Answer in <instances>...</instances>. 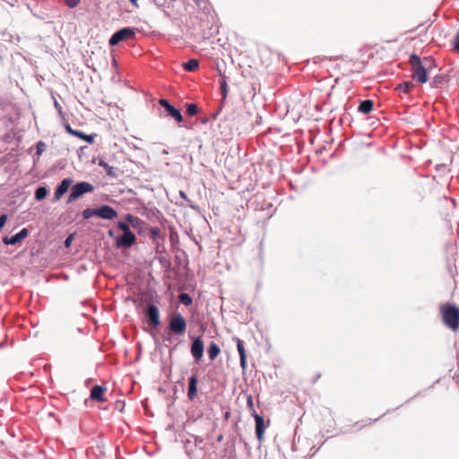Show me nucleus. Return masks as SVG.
Segmentation results:
<instances>
[{
	"mask_svg": "<svg viewBox=\"0 0 459 459\" xmlns=\"http://www.w3.org/2000/svg\"><path fill=\"white\" fill-rule=\"evenodd\" d=\"M425 65L420 56L412 53L409 56V64L411 65V76L418 83L424 84L428 82V73L432 67H436L437 64L432 56L424 57Z\"/></svg>",
	"mask_w": 459,
	"mask_h": 459,
	"instance_id": "obj_1",
	"label": "nucleus"
},
{
	"mask_svg": "<svg viewBox=\"0 0 459 459\" xmlns=\"http://www.w3.org/2000/svg\"><path fill=\"white\" fill-rule=\"evenodd\" d=\"M443 321L450 329L457 330L459 328V307L451 303H446L441 306Z\"/></svg>",
	"mask_w": 459,
	"mask_h": 459,
	"instance_id": "obj_2",
	"label": "nucleus"
},
{
	"mask_svg": "<svg viewBox=\"0 0 459 459\" xmlns=\"http://www.w3.org/2000/svg\"><path fill=\"white\" fill-rule=\"evenodd\" d=\"M94 186L87 181H80L71 186L66 204H71L86 194L92 193Z\"/></svg>",
	"mask_w": 459,
	"mask_h": 459,
	"instance_id": "obj_3",
	"label": "nucleus"
},
{
	"mask_svg": "<svg viewBox=\"0 0 459 459\" xmlns=\"http://www.w3.org/2000/svg\"><path fill=\"white\" fill-rule=\"evenodd\" d=\"M139 30L135 27H124L115 31L108 39L110 47H115L122 41L133 39L135 38Z\"/></svg>",
	"mask_w": 459,
	"mask_h": 459,
	"instance_id": "obj_4",
	"label": "nucleus"
},
{
	"mask_svg": "<svg viewBox=\"0 0 459 459\" xmlns=\"http://www.w3.org/2000/svg\"><path fill=\"white\" fill-rule=\"evenodd\" d=\"M187 327L186 319L180 314L175 313L169 321L167 332L173 335H182L186 333Z\"/></svg>",
	"mask_w": 459,
	"mask_h": 459,
	"instance_id": "obj_5",
	"label": "nucleus"
},
{
	"mask_svg": "<svg viewBox=\"0 0 459 459\" xmlns=\"http://www.w3.org/2000/svg\"><path fill=\"white\" fill-rule=\"evenodd\" d=\"M144 322L153 329L158 328L160 324V314L159 307L154 304H147L143 311Z\"/></svg>",
	"mask_w": 459,
	"mask_h": 459,
	"instance_id": "obj_6",
	"label": "nucleus"
},
{
	"mask_svg": "<svg viewBox=\"0 0 459 459\" xmlns=\"http://www.w3.org/2000/svg\"><path fill=\"white\" fill-rule=\"evenodd\" d=\"M247 407L251 411V414L255 420V436L259 442H262L264 439V431L266 429L264 419L262 415L258 414L254 408L253 398L249 396L247 398Z\"/></svg>",
	"mask_w": 459,
	"mask_h": 459,
	"instance_id": "obj_7",
	"label": "nucleus"
},
{
	"mask_svg": "<svg viewBox=\"0 0 459 459\" xmlns=\"http://www.w3.org/2000/svg\"><path fill=\"white\" fill-rule=\"evenodd\" d=\"M159 104L164 108L165 116L174 119L179 126L184 121L181 110L173 106L168 99L161 98Z\"/></svg>",
	"mask_w": 459,
	"mask_h": 459,
	"instance_id": "obj_8",
	"label": "nucleus"
},
{
	"mask_svg": "<svg viewBox=\"0 0 459 459\" xmlns=\"http://www.w3.org/2000/svg\"><path fill=\"white\" fill-rule=\"evenodd\" d=\"M191 346H190V352L193 356L195 361L196 363H199L203 357H204V343L202 339V336H193L191 337Z\"/></svg>",
	"mask_w": 459,
	"mask_h": 459,
	"instance_id": "obj_9",
	"label": "nucleus"
},
{
	"mask_svg": "<svg viewBox=\"0 0 459 459\" xmlns=\"http://www.w3.org/2000/svg\"><path fill=\"white\" fill-rule=\"evenodd\" d=\"M116 247L119 249H129L136 242V237L134 232L123 233L115 237Z\"/></svg>",
	"mask_w": 459,
	"mask_h": 459,
	"instance_id": "obj_10",
	"label": "nucleus"
},
{
	"mask_svg": "<svg viewBox=\"0 0 459 459\" xmlns=\"http://www.w3.org/2000/svg\"><path fill=\"white\" fill-rule=\"evenodd\" d=\"M74 180L72 178H65L60 181V183L57 184V186L55 188L54 195L52 198V203L58 202L63 195L71 189V186L73 184Z\"/></svg>",
	"mask_w": 459,
	"mask_h": 459,
	"instance_id": "obj_11",
	"label": "nucleus"
},
{
	"mask_svg": "<svg viewBox=\"0 0 459 459\" xmlns=\"http://www.w3.org/2000/svg\"><path fill=\"white\" fill-rule=\"evenodd\" d=\"M30 234L28 228H22L19 232L12 236H4L2 241L7 246H15L24 240Z\"/></svg>",
	"mask_w": 459,
	"mask_h": 459,
	"instance_id": "obj_12",
	"label": "nucleus"
},
{
	"mask_svg": "<svg viewBox=\"0 0 459 459\" xmlns=\"http://www.w3.org/2000/svg\"><path fill=\"white\" fill-rule=\"evenodd\" d=\"M96 212L98 218L108 221H112L116 219L118 215L117 210L108 204H101L100 206H97Z\"/></svg>",
	"mask_w": 459,
	"mask_h": 459,
	"instance_id": "obj_13",
	"label": "nucleus"
},
{
	"mask_svg": "<svg viewBox=\"0 0 459 459\" xmlns=\"http://www.w3.org/2000/svg\"><path fill=\"white\" fill-rule=\"evenodd\" d=\"M142 215L152 222L160 221L161 220L166 221L161 212L156 207H144Z\"/></svg>",
	"mask_w": 459,
	"mask_h": 459,
	"instance_id": "obj_14",
	"label": "nucleus"
},
{
	"mask_svg": "<svg viewBox=\"0 0 459 459\" xmlns=\"http://www.w3.org/2000/svg\"><path fill=\"white\" fill-rule=\"evenodd\" d=\"M198 377L196 375H191L188 377V387H187V398L190 401H194L198 394L197 390Z\"/></svg>",
	"mask_w": 459,
	"mask_h": 459,
	"instance_id": "obj_15",
	"label": "nucleus"
},
{
	"mask_svg": "<svg viewBox=\"0 0 459 459\" xmlns=\"http://www.w3.org/2000/svg\"><path fill=\"white\" fill-rule=\"evenodd\" d=\"M107 391V388L100 385H95L90 394V398L96 402H104V394Z\"/></svg>",
	"mask_w": 459,
	"mask_h": 459,
	"instance_id": "obj_16",
	"label": "nucleus"
},
{
	"mask_svg": "<svg viewBox=\"0 0 459 459\" xmlns=\"http://www.w3.org/2000/svg\"><path fill=\"white\" fill-rule=\"evenodd\" d=\"M218 73H219V76H220L219 84H220V90H221V101L225 102L226 99L228 97V94H229V86H228V82H227V77L224 74L221 73V70H219Z\"/></svg>",
	"mask_w": 459,
	"mask_h": 459,
	"instance_id": "obj_17",
	"label": "nucleus"
},
{
	"mask_svg": "<svg viewBox=\"0 0 459 459\" xmlns=\"http://www.w3.org/2000/svg\"><path fill=\"white\" fill-rule=\"evenodd\" d=\"M92 161L93 162H97L99 166L102 167L106 170V173H107L108 176H109V177H116L115 168L112 167V166H109L106 162L104 158L99 156L97 158H94Z\"/></svg>",
	"mask_w": 459,
	"mask_h": 459,
	"instance_id": "obj_18",
	"label": "nucleus"
},
{
	"mask_svg": "<svg viewBox=\"0 0 459 459\" xmlns=\"http://www.w3.org/2000/svg\"><path fill=\"white\" fill-rule=\"evenodd\" d=\"M374 101L370 99L361 100L358 106V112L361 114H368L373 110Z\"/></svg>",
	"mask_w": 459,
	"mask_h": 459,
	"instance_id": "obj_19",
	"label": "nucleus"
},
{
	"mask_svg": "<svg viewBox=\"0 0 459 459\" xmlns=\"http://www.w3.org/2000/svg\"><path fill=\"white\" fill-rule=\"evenodd\" d=\"M415 85L411 81H404L401 83H399L396 87H395V91L399 92V93H404V94H409L413 89H414Z\"/></svg>",
	"mask_w": 459,
	"mask_h": 459,
	"instance_id": "obj_20",
	"label": "nucleus"
},
{
	"mask_svg": "<svg viewBox=\"0 0 459 459\" xmlns=\"http://www.w3.org/2000/svg\"><path fill=\"white\" fill-rule=\"evenodd\" d=\"M220 352H221L220 346L216 342H211L207 348V353H208L210 360H212V361L214 360L219 356Z\"/></svg>",
	"mask_w": 459,
	"mask_h": 459,
	"instance_id": "obj_21",
	"label": "nucleus"
},
{
	"mask_svg": "<svg viewBox=\"0 0 459 459\" xmlns=\"http://www.w3.org/2000/svg\"><path fill=\"white\" fill-rule=\"evenodd\" d=\"M48 194V188L47 186H39L36 188L34 193V199L36 202L44 200Z\"/></svg>",
	"mask_w": 459,
	"mask_h": 459,
	"instance_id": "obj_22",
	"label": "nucleus"
},
{
	"mask_svg": "<svg viewBox=\"0 0 459 459\" xmlns=\"http://www.w3.org/2000/svg\"><path fill=\"white\" fill-rule=\"evenodd\" d=\"M149 237L152 242L157 240H161V242H164L166 235L162 234L159 228L152 227L150 228Z\"/></svg>",
	"mask_w": 459,
	"mask_h": 459,
	"instance_id": "obj_23",
	"label": "nucleus"
},
{
	"mask_svg": "<svg viewBox=\"0 0 459 459\" xmlns=\"http://www.w3.org/2000/svg\"><path fill=\"white\" fill-rule=\"evenodd\" d=\"M74 136L91 144V143H93L94 139L97 136V134H87L84 132L76 129Z\"/></svg>",
	"mask_w": 459,
	"mask_h": 459,
	"instance_id": "obj_24",
	"label": "nucleus"
},
{
	"mask_svg": "<svg viewBox=\"0 0 459 459\" xmlns=\"http://www.w3.org/2000/svg\"><path fill=\"white\" fill-rule=\"evenodd\" d=\"M446 81V75L438 74L432 78L430 82L431 88H441L444 82Z\"/></svg>",
	"mask_w": 459,
	"mask_h": 459,
	"instance_id": "obj_25",
	"label": "nucleus"
},
{
	"mask_svg": "<svg viewBox=\"0 0 459 459\" xmlns=\"http://www.w3.org/2000/svg\"><path fill=\"white\" fill-rule=\"evenodd\" d=\"M199 67V61L195 58L188 59L183 63V68L187 72H194Z\"/></svg>",
	"mask_w": 459,
	"mask_h": 459,
	"instance_id": "obj_26",
	"label": "nucleus"
},
{
	"mask_svg": "<svg viewBox=\"0 0 459 459\" xmlns=\"http://www.w3.org/2000/svg\"><path fill=\"white\" fill-rule=\"evenodd\" d=\"M178 300L181 304H183L186 307H189L193 304V299L191 295L186 292H181L178 295Z\"/></svg>",
	"mask_w": 459,
	"mask_h": 459,
	"instance_id": "obj_27",
	"label": "nucleus"
},
{
	"mask_svg": "<svg viewBox=\"0 0 459 459\" xmlns=\"http://www.w3.org/2000/svg\"><path fill=\"white\" fill-rule=\"evenodd\" d=\"M139 235L144 234L145 230L147 229V224L140 218H138L137 222H135V226H132Z\"/></svg>",
	"mask_w": 459,
	"mask_h": 459,
	"instance_id": "obj_28",
	"label": "nucleus"
},
{
	"mask_svg": "<svg viewBox=\"0 0 459 459\" xmlns=\"http://www.w3.org/2000/svg\"><path fill=\"white\" fill-rule=\"evenodd\" d=\"M233 340L236 341L237 350L239 357L247 356L244 342L238 337H233Z\"/></svg>",
	"mask_w": 459,
	"mask_h": 459,
	"instance_id": "obj_29",
	"label": "nucleus"
},
{
	"mask_svg": "<svg viewBox=\"0 0 459 459\" xmlns=\"http://www.w3.org/2000/svg\"><path fill=\"white\" fill-rule=\"evenodd\" d=\"M199 112V108L195 103H188L186 105V114L189 117H194Z\"/></svg>",
	"mask_w": 459,
	"mask_h": 459,
	"instance_id": "obj_30",
	"label": "nucleus"
},
{
	"mask_svg": "<svg viewBox=\"0 0 459 459\" xmlns=\"http://www.w3.org/2000/svg\"><path fill=\"white\" fill-rule=\"evenodd\" d=\"M82 215L84 220H89L94 216L97 217L96 207L95 208L89 207V208L84 209L82 212Z\"/></svg>",
	"mask_w": 459,
	"mask_h": 459,
	"instance_id": "obj_31",
	"label": "nucleus"
},
{
	"mask_svg": "<svg viewBox=\"0 0 459 459\" xmlns=\"http://www.w3.org/2000/svg\"><path fill=\"white\" fill-rule=\"evenodd\" d=\"M130 225L126 222L125 221H117V228L123 232V233H131L133 232L130 230Z\"/></svg>",
	"mask_w": 459,
	"mask_h": 459,
	"instance_id": "obj_32",
	"label": "nucleus"
},
{
	"mask_svg": "<svg viewBox=\"0 0 459 459\" xmlns=\"http://www.w3.org/2000/svg\"><path fill=\"white\" fill-rule=\"evenodd\" d=\"M138 217L134 216L132 213H126L125 216V221L127 222L131 227L135 226V222H137Z\"/></svg>",
	"mask_w": 459,
	"mask_h": 459,
	"instance_id": "obj_33",
	"label": "nucleus"
},
{
	"mask_svg": "<svg viewBox=\"0 0 459 459\" xmlns=\"http://www.w3.org/2000/svg\"><path fill=\"white\" fill-rule=\"evenodd\" d=\"M160 255L157 258L159 263L162 265V266H165V267H169L170 266V261L169 260V258L167 257V255L166 253H163V254H160Z\"/></svg>",
	"mask_w": 459,
	"mask_h": 459,
	"instance_id": "obj_34",
	"label": "nucleus"
},
{
	"mask_svg": "<svg viewBox=\"0 0 459 459\" xmlns=\"http://www.w3.org/2000/svg\"><path fill=\"white\" fill-rule=\"evenodd\" d=\"M46 149V143L42 141H39L36 143V156L39 157Z\"/></svg>",
	"mask_w": 459,
	"mask_h": 459,
	"instance_id": "obj_35",
	"label": "nucleus"
},
{
	"mask_svg": "<svg viewBox=\"0 0 459 459\" xmlns=\"http://www.w3.org/2000/svg\"><path fill=\"white\" fill-rule=\"evenodd\" d=\"M155 245V250L157 254H163L166 253L165 247L163 245V242L161 240L153 241Z\"/></svg>",
	"mask_w": 459,
	"mask_h": 459,
	"instance_id": "obj_36",
	"label": "nucleus"
},
{
	"mask_svg": "<svg viewBox=\"0 0 459 459\" xmlns=\"http://www.w3.org/2000/svg\"><path fill=\"white\" fill-rule=\"evenodd\" d=\"M453 50L459 53V29L452 41Z\"/></svg>",
	"mask_w": 459,
	"mask_h": 459,
	"instance_id": "obj_37",
	"label": "nucleus"
},
{
	"mask_svg": "<svg viewBox=\"0 0 459 459\" xmlns=\"http://www.w3.org/2000/svg\"><path fill=\"white\" fill-rule=\"evenodd\" d=\"M201 9L203 10V12L204 13H210V11L212 9V5H211V4L209 3L208 0H203L202 1V8Z\"/></svg>",
	"mask_w": 459,
	"mask_h": 459,
	"instance_id": "obj_38",
	"label": "nucleus"
},
{
	"mask_svg": "<svg viewBox=\"0 0 459 459\" xmlns=\"http://www.w3.org/2000/svg\"><path fill=\"white\" fill-rule=\"evenodd\" d=\"M63 125H64L65 132L74 136L76 129H74L66 120L64 121Z\"/></svg>",
	"mask_w": 459,
	"mask_h": 459,
	"instance_id": "obj_39",
	"label": "nucleus"
},
{
	"mask_svg": "<svg viewBox=\"0 0 459 459\" xmlns=\"http://www.w3.org/2000/svg\"><path fill=\"white\" fill-rule=\"evenodd\" d=\"M224 104H225V102L221 101V105L218 107V108L211 115V118L212 120H215L218 117V116L220 115V113L222 110V108L224 107Z\"/></svg>",
	"mask_w": 459,
	"mask_h": 459,
	"instance_id": "obj_40",
	"label": "nucleus"
},
{
	"mask_svg": "<svg viewBox=\"0 0 459 459\" xmlns=\"http://www.w3.org/2000/svg\"><path fill=\"white\" fill-rule=\"evenodd\" d=\"M153 4L158 7L164 9L166 7H169L167 4V0H152Z\"/></svg>",
	"mask_w": 459,
	"mask_h": 459,
	"instance_id": "obj_41",
	"label": "nucleus"
},
{
	"mask_svg": "<svg viewBox=\"0 0 459 459\" xmlns=\"http://www.w3.org/2000/svg\"><path fill=\"white\" fill-rule=\"evenodd\" d=\"M80 2L81 0H65V4L71 9L75 8Z\"/></svg>",
	"mask_w": 459,
	"mask_h": 459,
	"instance_id": "obj_42",
	"label": "nucleus"
},
{
	"mask_svg": "<svg viewBox=\"0 0 459 459\" xmlns=\"http://www.w3.org/2000/svg\"><path fill=\"white\" fill-rule=\"evenodd\" d=\"M125 406H126V403L124 401H121V400H117L116 403H115V409L117 410L118 411L122 412L125 409Z\"/></svg>",
	"mask_w": 459,
	"mask_h": 459,
	"instance_id": "obj_43",
	"label": "nucleus"
},
{
	"mask_svg": "<svg viewBox=\"0 0 459 459\" xmlns=\"http://www.w3.org/2000/svg\"><path fill=\"white\" fill-rule=\"evenodd\" d=\"M7 220H8V215L6 213H2L0 215V231L4 227Z\"/></svg>",
	"mask_w": 459,
	"mask_h": 459,
	"instance_id": "obj_44",
	"label": "nucleus"
},
{
	"mask_svg": "<svg viewBox=\"0 0 459 459\" xmlns=\"http://www.w3.org/2000/svg\"><path fill=\"white\" fill-rule=\"evenodd\" d=\"M239 364L243 370H246L247 367V356L239 357Z\"/></svg>",
	"mask_w": 459,
	"mask_h": 459,
	"instance_id": "obj_45",
	"label": "nucleus"
},
{
	"mask_svg": "<svg viewBox=\"0 0 459 459\" xmlns=\"http://www.w3.org/2000/svg\"><path fill=\"white\" fill-rule=\"evenodd\" d=\"M73 239H74V235H69V236L65 238V242H64V243H65V247H70V245H71V243H72Z\"/></svg>",
	"mask_w": 459,
	"mask_h": 459,
	"instance_id": "obj_46",
	"label": "nucleus"
},
{
	"mask_svg": "<svg viewBox=\"0 0 459 459\" xmlns=\"http://www.w3.org/2000/svg\"><path fill=\"white\" fill-rule=\"evenodd\" d=\"M27 6H28V8L30 10V12L33 13V15H34V16L38 17V18H39V19H40V20H45V16H43V15H39V14H38V13H34V12H33L32 8L30 7V4H29V3H28V4H27Z\"/></svg>",
	"mask_w": 459,
	"mask_h": 459,
	"instance_id": "obj_47",
	"label": "nucleus"
},
{
	"mask_svg": "<svg viewBox=\"0 0 459 459\" xmlns=\"http://www.w3.org/2000/svg\"><path fill=\"white\" fill-rule=\"evenodd\" d=\"M52 97H53V100H54V107H55V108L56 109V111L63 109V108H62V106H61V105L59 104V102L56 100V99L54 96H52Z\"/></svg>",
	"mask_w": 459,
	"mask_h": 459,
	"instance_id": "obj_48",
	"label": "nucleus"
},
{
	"mask_svg": "<svg viewBox=\"0 0 459 459\" xmlns=\"http://www.w3.org/2000/svg\"><path fill=\"white\" fill-rule=\"evenodd\" d=\"M212 120V119L211 118V116L210 117H204L201 118V123L202 124H207L208 122H210Z\"/></svg>",
	"mask_w": 459,
	"mask_h": 459,
	"instance_id": "obj_49",
	"label": "nucleus"
},
{
	"mask_svg": "<svg viewBox=\"0 0 459 459\" xmlns=\"http://www.w3.org/2000/svg\"><path fill=\"white\" fill-rule=\"evenodd\" d=\"M57 113H58V115H59L60 118H61L63 121H65V114L64 113L63 109L58 110V111H57Z\"/></svg>",
	"mask_w": 459,
	"mask_h": 459,
	"instance_id": "obj_50",
	"label": "nucleus"
},
{
	"mask_svg": "<svg viewBox=\"0 0 459 459\" xmlns=\"http://www.w3.org/2000/svg\"><path fill=\"white\" fill-rule=\"evenodd\" d=\"M175 237L178 238L177 232L174 231V230H171V233H170V240H171V242L174 241Z\"/></svg>",
	"mask_w": 459,
	"mask_h": 459,
	"instance_id": "obj_51",
	"label": "nucleus"
},
{
	"mask_svg": "<svg viewBox=\"0 0 459 459\" xmlns=\"http://www.w3.org/2000/svg\"><path fill=\"white\" fill-rule=\"evenodd\" d=\"M131 4L135 7L139 8L138 0H129Z\"/></svg>",
	"mask_w": 459,
	"mask_h": 459,
	"instance_id": "obj_52",
	"label": "nucleus"
},
{
	"mask_svg": "<svg viewBox=\"0 0 459 459\" xmlns=\"http://www.w3.org/2000/svg\"><path fill=\"white\" fill-rule=\"evenodd\" d=\"M194 438H195V442H198V443L203 442V438L198 436H194Z\"/></svg>",
	"mask_w": 459,
	"mask_h": 459,
	"instance_id": "obj_53",
	"label": "nucleus"
},
{
	"mask_svg": "<svg viewBox=\"0 0 459 459\" xmlns=\"http://www.w3.org/2000/svg\"><path fill=\"white\" fill-rule=\"evenodd\" d=\"M217 442H221L223 440V435L222 434H220L217 438H216Z\"/></svg>",
	"mask_w": 459,
	"mask_h": 459,
	"instance_id": "obj_54",
	"label": "nucleus"
},
{
	"mask_svg": "<svg viewBox=\"0 0 459 459\" xmlns=\"http://www.w3.org/2000/svg\"><path fill=\"white\" fill-rule=\"evenodd\" d=\"M199 8H202V1L203 0H194Z\"/></svg>",
	"mask_w": 459,
	"mask_h": 459,
	"instance_id": "obj_55",
	"label": "nucleus"
},
{
	"mask_svg": "<svg viewBox=\"0 0 459 459\" xmlns=\"http://www.w3.org/2000/svg\"><path fill=\"white\" fill-rule=\"evenodd\" d=\"M180 196L183 197L184 199L187 198V195L184 191H180Z\"/></svg>",
	"mask_w": 459,
	"mask_h": 459,
	"instance_id": "obj_56",
	"label": "nucleus"
},
{
	"mask_svg": "<svg viewBox=\"0 0 459 459\" xmlns=\"http://www.w3.org/2000/svg\"><path fill=\"white\" fill-rule=\"evenodd\" d=\"M108 235H109L110 237H114V231H113V230H108Z\"/></svg>",
	"mask_w": 459,
	"mask_h": 459,
	"instance_id": "obj_57",
	"label": "nucleus"
},
{
	"mask_svg": "<svg viewBox=\"0 0 459 459\" xmlns=\"http://www.w3.org/2000/svg\"><path fill=\"white\" fill-rule=\"evenodd\" d=\"M163 340H164V341L171 342V339H170L169 337H166V336H164V337H163Z\"/></svg>",
	"mask_w": 459,
	"mask_h": 459,
	"instance_id": "obj_58",
	"label": "nucleus"
},
{
	"mask_svg": "<svg viewBox=\"0 0 459 459\" xmlns=\"http://www.w3.org/2000/svg\"><path fill=\"white\" fill-rule=\"evenodd\" d=\"M390 412V410H387L385 413H383L379 418L385 416V414L389 413Z\"/></svg>",
	"mask_w": 459,
	"mask_h": 459,
	"instance_id": "obj_59",
	"label": "nucleus"
}]
</instances>
